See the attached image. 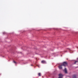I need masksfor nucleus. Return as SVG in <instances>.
I'll use <instances>...</instances> for the list:
<instances>
[{
    "instance_id": "1",
    "label": "nucleus",
    "mask_w": 78,
    "mask_h": 78,
    "mask_svg": "<svg viewBox=\"0 0 78 78\" xmlns=\"http://www.w3.org/2000/svg\"><path fill=\"white\" fill-rule=\"evenodd\" d=\"M67 65V63L66 62H65L63 63L62 66H66Z\"/></svg>"
},
{
    "instance_id": "2",
    "label": "nucleus",
    "mask_w": 78,
    "mask_h": 78,
    "mask_svg": "<svg viewBox=\"0 0 78 78\" xmlns=\"http://www.w3.org/2000/svg\"><path fill=\"white\" fill-rule=\"evenodd\" d=\"M62 65H59L58 66V67L59 69H60V70H61L62 69Z\"/></svg>"
},
{
    "instance_id": "3",
    "label": "nucleus",
    "mask_w": 78,
    "mask_h": 78,
    "mask_svg": "<svg viewBox=\"0 0 78 78\" xmlns=\"http://www.w3.org/2000/svg\"><path fill=\"white\" fill-rule=\"evenodd\" d=\"M59 77L58 78H62V76H63L61 74H60L59 75Z\"/></svg>"
},
{
    "instance_id": "4",
    "label": "nucleus",
    "mask_w": 78,
    "mask_h": 78,
    "mask_svg": "<svg viewBox=\"0 0 78 78\" xmlns=\"http://www.w3.org/2000/svg\"><path fill=\"white\" fill-rule=\"evenodd\" d=\"M64 71L66 73H67V69H66V68L65 69Z\"/></svg>"
},
{
    "instance_id": "5",
    "label": "nucleus",
    "mask_w": 78,
    "mask_h": 78,
    "mask_svg": "<svg viewBox=\"0 0 78 78\" xmlns=\"http://www.w3.org/2000/svg\"><path fill=\"white\" fill-rule=\"evenodd\" d=\"M41 62L43 64H45V61L44 60H43Z\"/></svg>"
},
{
    "instance_id": "6",
    "label": "nucleus",
    "mask_w": 78,
    "mask_h": 78,
    "mask_svg": "<svg viewBox=\"0 0 78 78\" xmlns=\"http://www.w3.org/2000/svg\"><path fill=\"white\" fill-rule=\"evenodd\" d=\"M41 73H38V75L39 76H41Z\"/></svg>"
},
{
    "instance_id": "7",
    "label": "nucleus",
    "mask_w": 78,
    "mask_h": 78,
    "mask_svg": "<svg viewBox=\"0 0 78 78\" xmlns=\"http://www.w3.org/2000/svg\"><path fill=\"white\" fill-rule=\"evenodd\" d=\"M78 63V61H76L75 63L74 64H76V63Z\"/></svg>"
},
{
    "instance_id": "8",
    "label": "nucleus",
    "mask_w": 78,
    "mask_h": 78,
    "mask_svg": "<svg viewBox=\"0 0 78 78\" xmlns=\"http://www.w3.org/2000/svg\"><path fill=\"white\" fill-rule=\"evenodd\" d=\"M13 62L14 63H15V64H17V62H16L14 60L13 61Z\"/></svg>"
},
{
    "instance_id": "9",
    "label": "nucleus",
    "mask_w": 78,
    "mask_h": 78,
    "mask_svg": "<svg viewBox=\"0 0 78 78\" xmlns=\"http://www.w3.org/2000/svg\"><path fill=\"white\" fill-rule=\"evenodd\" d=\"M37 66H38V67H39V66L38 65Z\"/></svg>"
},
{
    "instance_id": "10",
    "label": "nucleus",
    "mask_w": 78,
    "mask_h": 78,
    "mask_svg": "<svg viewBox=\"0 0 78 78\" xmlns=\"http://www.w3.org/2000/svg\"><path fill=\"white\" fill-rule=\"evenodd\" d=\"M31 66H32L33 65H31Z\"/></svg>"
}]
</instances>
